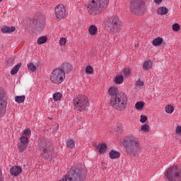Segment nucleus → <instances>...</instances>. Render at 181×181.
Returning a JSON list of instances; mask_svg holds the SVG:
<instances>
[{
  "mask_svg": "<svg viewBox=\"0 0 181 181\" xmlns=\"http://www.w3.org/2000/svg\"><path fill=\"white\" fill-rule=\"evenodd\" d=\"M66 146L72 149V148H74V146H76V142L74 141V140L69 139L66 141Z\"/></svg>",
  "mask_w": 181,
  "mask_h": 181,
  "instance_id": "72a5a7b5",
  "label": "nucleus"
},
{
  "mask_svg": "<svg viewBox=\"0 0 181 181\" xmlns=\"http://www.w3.org/2000/svg\"><path fill=\"white\" fill-rule=\"evenodd\" d=\"M124 149L129 156L136 158L142 152V143L139 138L132 135L129 136L124 143Z\"/></svg>",
  "mask_w": 181,
  "mask_h": 181,
  "instance_id": "f257e3e1",
  "label": "nucleus"
},
{
  "mask_svg": "<svg viewBox=\"0 0 181 181\" xmlns=\"http://www.w3.org/2000/svg\"><path fill=\"white\" fill-rule=\"evenodd\" d=\"M11 176H19L22 173V168L21 166L15 165L10 169Z\"/></svg>",
  "mask_w": 181,
  "mask_h": 181,
  "instance_id": "4468645a",
  "label": "nucleus"
},
{
  "mask_svg": "<svg viewBox=\"0 0 181 181\" xmlns=\"http://www.w3.org/2000/svg\"><path fill=\"white\" fill-rule=\"evenodd\" d=\"M22 66V64H18L16 65L11 71V76H15L18 71L19 69H21V66Z\"/></svg>",
  "mask_w": 181,
  "mask_h": 181,
  "instance_id": "cd10ccee",
  "label": "nucleus"
},
{
  "mask_svg": "<svg viewBox=\"0 0 181 181\" xmlns=\"http://www.w3.org/2000/svg\"><path fill=\"white\" fill-rule=\"evenodd\" d=\"M107 93L111 98H114V97H117L119 95V89H118V87L113 86H110L108 88Z\"/></svg>",
  "mask_w": 181,
  "mask_h": 181,
  "instance_id": "9b49d317",
  "label": "nucleus"
},
{
  "mask_svg": "<svg viewBox=\"0 0 181 181\" xmlns=\"http://www.w3.org/2000/svg\"><path fill=\"white\" fill-rule=\"evenodd\" d=\"M28 69L30 70V71H36L37 67H36V65H35L33 63H29L28 65Z\"/></svg>",
  "mask_w": 181,
  "mask_h": 181,
  "instance_id": "c9c22d12",
  "label": "nucleus"
},
{
  "mask_svg": "<svg viewBox=\"0 0 181 181\" xmlns=\"http://www.w3.org/2000/svg\"><path fill=\"white\" fill-rule=\"evenodd\" d=\"M113 81L116 85L122 84V83H124V76H122V74H121L120 73L117 74L115 76Z\"/></svg>",
  "mask_w": 181,
  "mask_h": 181,
  "instance_id": "aec40b11",
  "label": "nucleus"
},
{
  "mask_svg": "<svg viewBox=\"0 0 181 181\" xmlns=\"http://www.w3.org/2000/svg\"><path fill=\"white\" fill-rule=\"evenodd\" d=\"M148 120V117L144 115H141L140 116V122L141 124H145V122H146V121Z\"/></svg>",
  "mask_w": 181,
  "mask_h": 181,
  "instance_id": "ea45409f",
  "label": "nucleus"
},
{
  "mask_svg": "<svg viewBox=\"0 0 181 181\" xmlns=\"http://www.w3.org/2000/svg\"><path fill=\"white\" fill-rule=\"evenodd\" d=\"M162 2V0H155L156 4H160Z\"/></svg>",
  "mask_w": 181,
  "mask_h": 181,
  "instance_id": "37998d69",
  "label": "nucleus"
},
{
  "mask_svg": "<svg viewBox=\"0 0 181 181\" xmlns=\"http://www.w3.org/2000/svg\"><path fill=\"white\" fill-rule=\"evenodd\" d=\"M144 107H145V102L144 101L137 102L135 104V108L138 111L144 110Z\"/></svg>",
  "mask_w": 181,
  "mask_h": 181,
  "instance_id": "bb28decb",
  "label": "nucleus"
},
{
  "mask_svg": "<svg viewBox=\"0 0 181 181\" xmlns=\"http://www.w3.org/2000/svg\"><path fill=\"white\" fill-rule=\"evenodd\" d=\"M58 69H60L66 76V74H70V73L73 71V64L69 62H64L61 65V67Z\"/></svg>",
  "mask_w": 181,
  "mask_h": 181,
  "instance_id": "9d476101",
  "label": "nucleus"
},
{
  "mask_svg": "<svg viewBox=\"0 0 181 181\" xmlns=\"http://www.w3.org/2000/svg\"><path fill=\"white\" fill-rule=\"evenodd\" d=\"M31 134L32 132L30 131V129H25L21 132V136H24L25 138H30Z\"/></svg>",
  "mask_w": 181,
  "mask_h": 181,
  "instance_id": "c756f323",
  "label": "nucleus"
},
{
  "mask_svg": "<svg viewBox=\"0 0 181 181\" xmlns=\"http://www.w3.org/2000/svg\"><path fill=\"white\" fill-rule=\"evenodd\" d=\"M172 29L173 32H179V30H180V25H179L177 23H175L172 25Z\"/></svg>",
  "mask_w": 181,
  "mask_h": 181,
  "instance_id": "58836bf2",
  "label": "nucleus"
},
{
  "mask_svg": "<svg viewBox=\"0 0 181 181\" xmlns=\"http://www.w3.org/2000/svg\"><path fill=\"white\" fill-rule=\"evenodd\" d=\"M28 144H25L23 143H18V149H19V152H23V151H25L26 149V148H28Z\"/></svg>",
  "mask_w": 181,
  "mask_h": 181,
  "instance_id": "f704fd0d",
  "label": "nucleus"
},
{
  "mask_svg": "<svg viewBox=\"0 0 181 181\" xmlns=\"http://www.w3.org/2000/svg\"><path fill=\"white\" fill-rule=\"evenodd\" d=\"M74 107L77 111L81 112L86 111L90 107V100L88 98L84 95H77L74 99Z\"/></svg>",
  "mask_w": 181,
  "mask_h": 181,
  "instance_id": "39448f33",
  "label": "nucleus"
},
{
  "mask_svg": "<svg viewBox=\"0 0 181 181\" xmlns=\"http://www.w3.org/2000/svg\"><path fill=\"white\" fill-rule=\"evenodd\" d=\"M3 0H0V3Z\"/></svg>",
  "mask_w": 181,
  "mask_h": 181,
  "instance_id": "a18cd8bd",
  "label": "nucleus"
},
{
  "mask_svg": "<svg viewBox=\"0 0 181 181\" xmlns=\"http://www.w3.org/2000/svg\"><path fill=\"white\" fill-rule=\"evenodd\" d=\"M40 150L42 155H46L47 153V145L46 144H42L40 146Z\"/></svg>",
  "mask_w": 181,
  "mask_h": 181,
  "instance_id": "2f4dec72",
  "label": "nucleus"
},
{
  "mask_svg": "<svg viewBox=\"0 0 181 181\" xmlns=\"http://www.w3.org/2000/svg\"><path fill=\"white\" fill-rule=\"evenodd\" d=\"M136 86H139V87H143L144 83V81L139 80L136 81Z\"/></svg>",
  "mask_w": 181,
  "mask_h": 181,
  "instance_id": "79ce46f5",
  "label": "nucleus"
},
{
  "mask_svg": "<svg viewBox=\"0 0 181 181\" xmlns=\"http://www.w3.org/2000/svg\"><path fill=\"white\" fill-rule=\"evenodd\" d=\"M128 104V96L124 92H120L118 96L110 98V105L117 111H124Z\"/></svg>",
  "mask_w": 181,
  "mask_h": 181,
  "instance_id": "7ed1b4c3",
  "label": "nucleus"
},
{
  "mask_svg": "<svg viewBox=\"0 0 181 181\" xmlns=\"http://www.w3.org/2000/svg\"><path fill=\"white\" fill-rule=\"evenodd\" d=\"M55 18L59 21L62 19H66L69 13L64 4H58L54 8Z\"/></svg>",
  "mask_w": 181,
  "mask_h": 181,
  "instance_id": "1a4fd4ad",
  "label": "nucleus"
},
{
  "mask_svg": "<svg viewBox=\"0 0 181 181\" xmlns=\"http://www.w3.org/2000/svg\"><path fill=\"white\" fill-rule=\"evenodd\" d=\"M110 33H118L122 29V21L117 16H114L110 19L109 22Z\"/></svg>",
  "mask_w": 181,
  "mask_h": 181,
  "instance_id": "0eeeda50",
  "label": "nucleus"
},
{
  "mask_svg": "<svg viewBox=\"0 0 181 181\" xmlns=\"http://www.w3.org/2000/svg\"><path fill=\"white\" fill-rule=\"evenodd\" d=\"M52 98L55 103H60V101H62V98H63V93L60 92H55L52 95Z\"/></svg>",
  "mask_w": 181,
  "mask_h": 181,
  "instance_id": "4be33fe9",
  "label": "nucleus"
},
{
  "mask_svg": "<svg viewBox=\"0 0 181 181\" xmlns=\"http://www.w3.org/2000/svg\"><path fill=\"white\" fill-rule=\"evenodd\" d=\"M15 30H16V28L13 26L9 27L4 25L1 29L2 33H13Z\"/></svg>",
  "mask_w": 181,
  "mask_h": 181,
  "instance_id": "6ab92c4d",
  "label": "nucleus"
},
{
  "mask_svg": "<svg viewBox=\"0 0 181 181\" xmlns=\"http://www.w3.org/2000/svg\"><path fill=\"white\" fill-rule=\"evenodd\" d=\"M175 111V107L172 106V105H167L165 107V112L166 114H173Z\"/></svg>",
  "mask_w": 181,
  "mask_h": 181,
  "instance_id": "c85d7f7f",
  "label": "nucleus"
},
{
  "mask_svg": "<svg viewBox=\"0 0 181 181\" xmlns=\"http://www.w3.org/2000/svg\"><path fill=\"white\" fill-rule=\"evenodd\" d=\"M1 176H2V171L0 170V181H4L2 180Z\"/></svg>",
  "mask_w": 181,
  "mask_h": 181,
  "instance_id": "c03bdc74",
  "label": "nucleus"
},
{
  "mask_svg": "<svg viewBox=\"0 0 181 181\" xmlns=\"http://www.w3.org/2000/svg\"><path fill=\"white\" fill-rule=\"evenodd\" d=\"M6 100L4 99H0V118L5 116L6 114Z\"/></svg>",
  "mask_w": 181,
  "mask_h": 181,
  "instance_id": "ddd939ff",
  "label": "nucleus"
},
{
  "mask_svg": "<svg viewBox=\"0 0 181 181\" xmlns=\"http://www.w3.org/2000/svg\"><path fill=\"white\" fill-rule=\"evenodd\" d=\"M47 42V36H41L37 40V45H44Z\"/></svg>",
  "mask_w": 181,
  "mask_h": 181,
  "instance_id": "7c9ffc66",
  "label": "nucleus"
},
{
  "mask_svg": "<svg viewBox=\"0 0 181 181\" xmlns=\"http://www.w3.org/2000/svg\"><path fill=\"white\" fill-rule=\"evenodd\" d=\"M168 12H169V9L166 7L161 6L157 9L158 15H166Z\"/></svg>",
  "mask_w": 181,
  "mask_h": 181,
  "instance_id": "b1692460",
  "label": "nucleus"
},
{
  "mask_svg": "<svg viewBox=\"0 0 181 181\" xmlns=\"http://www.w3.org/2000/svg\"><path fill=\"white\" fill-rule=\"evenodd\" d=\"M20 143L29 145V138L21 136L20 138Z\"/></svg>",
  "mask_w": 181,
  "mask_h": 181,
  "instance_id": "4c0bfd02",
  "label": "nucleus"
},
{
  "mask_svg": "<svg viewBox=\"0 0 181 181\" xmlns=\"http://www.w3.org/2000/svg\"><path fill=\"white\" fill-rule=\"evenodd\" d=\"M110 0H91L87 6L89 15L97 16L101 12H104L107 9Z\"/></svg>",
  "mask_w": 181,
  "mask_h": 181,
  "instance_id": "f03ea898",
  "label": "nucleus"
},
{
  "mask_svg": "<svg viewBox=\"0 0 181 181\" xmlns=\"http://www.w3.org/2000/svg\"><path fill=\"white\" fill-rule=\"evenodd\" d=\"M164 178L167 181H181V168L176 165L170 166L164 172Z\"/></svg>",
  "mask_w": 181,
  "mask_h": 181,
  "instance_id": "20e7f679",
  "label": "nucleus"
},
{
  "mask_svg": "<svg viewBox=\"0 0 181 181\" xmlns=\"http://www.w3.org/2000/svg\"><path fill=\"white\" fill-rule=\"evenodd\" d=\"M163 44V38L162 37H157L152 41L153 46L158 47Z\"/></svg>",
  "mask_w": 181,
  "mask_h": 181,
  "instance_id": "412c9836",
  "label": "nucleus"
},
{
  "mask_svg": "<svg viewBox=\"0 0 181 181\" xmlns=\"http://www.w3.org/2000/svg\"><path fill=\"white\" fill-rule=\"evenodd\" d=\"M25 95L15 97V101L16 103H18V104H22L23 103H25Z\"/></svg>",
  "mask_w": 181,
  "mask_h": 181,
  "instance_id": "473e14b6",
  "label": "nucleus"
},
{
  "mask_svg": "<svg viewBox=\"0 0 181 181\" xmlns=\"http://www.w3.org/2000/svg\"><path fill=\"white\" fill-rule=\"evenodd\" d=\"M67 43V38L66 37H61L59 40V45L61 47L66 46V44Z\"/></svg>",
  "mask_w": 181,
  "mask_h": 181,
  "instance_id": "e433bc0d",
  "label": "nucleus"
},
{
  "mask_svg": "<svg viewBox=\"0 0 181 181\" xmlns=\"http://www.w3.org/2000/svg\"><path fill=\"white\" fill-rule=\"evenodd\" d=\"M130 12L135 16H144L145 14V8L139 5L138 0H132L130 2Z\"/></svg>",
  "mask_w": 181,
  "mask_h": 181,
  "instance_id": "6e6552de",
  "label": "nucleus"
},
{
  "mask_svg": "<svg viewBox=\"0 0 181 181\" xmlns=\"http://www.w3.org/2000/svg\"><path fill=\"white\" fill-rule=\"evenodd\" d=\"M85 73L87 76H91L94 74V68L90 65H88L85 69Z\"/></svg>",
  "mask_w": 181,
  "mask_h": 181,
  "instance_id": "a878e982",
  "label": "nucleus"
},
{
  "mask_svg": "<svg viewBox=\"0 0 181 181\" xmlns=\"http://www.w3.org/2000/svg\"><path fill=\"white\" fill-rule=\"evenodd\" d=\"M107 144L105 143L99 144L97 146V151L100 155H103L107 152Z\"/></svg>",
  "mask_w": 181,
  "mask_h": 181,
  "instance_id": "dca6fc26",
  "label": "nucleus"
},
{
  "mask_svg": "<svg viewBox=\"0 0 181 181\" xmlns=\"http://www.w3.org/2000/svg\"><path fill=\"white\" fill-rule=\"evenodd\" d=\"M49 80L52 84L59 86V84H62V83L66 80V75L62 69L57 68L51 72L49 75Z\"/></svg>",
  "mask_w": 181,
  "mask_h": 181,
  "instance_id": "423d86ee",
  "label": "nucleus"
},
{
  "mask_svg": "<svg viewBox=\"0 0 181 181\" xmlns=\"http://www.w3.org/2000/svg\"><path fill=\"white\" fill-rule=\"evenodd\" d=\"M176 134L180 136L181 135V126H177L175 129Z\"/></svg>",
  "mask_w": 181,
  "mask_h": 181,
  "instance_id": "a19ab883",
  "label": "nucleus"
},
{
  "mask_svg": "<svg viewBox=\"0 0 181 181\" xmlns=\"http://www.w3.org/2000/svg\"><path fill=\"white\" fill-rule=\"evenodd\" d=\"M150 131L151 127H149L148 124L141 125L139 129L140 134H148Z\"/></svg>",
  "mask_w": 181,
  "mask_h": 181,
  "instance_id": "5701e85b",
  "label": "nucleus"
},
{
  "mask_svg": "<svg viewBox=\"0 0 181 181\" xmlns=\"http://www.w3.org/2000/svg\"><path fill=\"white\" fill-rule=\"evenodd\" d=\"M109 158H110V159H119V158H121V153L115 150H111L109 152Z\"/></svg>",
  "mask_w": 181,
  "mask_h": 181,
  "instance_id": "a211bd4d",
  "label": "nucleus"
},
{
  "mask_svg": "<svg viewBox=\"0 0 181 181\" xmlns=\"http://www.w3.org/2000/svg\"><path fill=\"white\" fill-rule=\"evenodd\" d=\"M33 23H35L37 28L42 30L45 28V25H46V18L41 16L37 20H34Z\"/></svg>",
  "mask_w": 181,
  "mask_h": 181,
  "instance_id": "f8f14e48",
  "label": "nucleus"
},
{
  "mask_svg": "<svg viewBox=\"0 0 181 181\" xmlns=\"http://www.w3.org/2000/svg\"><path fill=\"white\" fill-rule=\"evenodd\" d=\"M131 69L125 68L120 71V74L123 77H129V76H131Z\"/></svg>",
  "mask_w": 181,
  "mask_h": 181,
  "instance_id": "393cba45",
  "label": "nucleus"
},
{
  "mask_svg": "<svg viewBox=\"0 0 181 181\" xmlns=\"http://www.w3.org/2000/svg\"><path fill=\"white\" fill-rule=\"evenodd\" d=\"M88 32L90 36H95V35H97L98 33V28L94 25H90L88 28Z\"/></svg>",
  "mask_w": 181,
  "mask_h": 181,
  "instance_id": "f3484780",
  "label": "nucleus"
},
{
  "mask_svg": "<svg viewBox=\"0 0 181 181\" xmlns=\"http://www.w3.org/2000/svg\"><path fill=\"white\" fill-rule=\"evenodd\" d=\"M152 67H153V62H152V60L151 59H146L143 63V65H142L143 70H146V71L151 70Z\"/></svg>",
  "mask_w": 181,
  "mask_h": 181,
  "instance_id": "2eb2a0df",
  "label": "nucleus"
}]
</instances>
